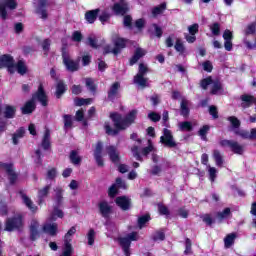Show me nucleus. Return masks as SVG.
<instances>
[{"instance_id": "nucleus-42", "label": "nucleus", "mask_w": 256, "mask_h": 256, "mask_svg": "<svg viewBox=\"0 0 256 256\" xmlns=\"http://www.w3.org/2000/svg\"><path fill=\"white\" fill-rule=\"evenodd\" d=\"M207 171L209 173L210 181H215L217 178V168L211 167L210 165L207 166Z\"/></svg>"}, {"instance_id": "nucleus-29", "label": "nucleus", "mask_w": 256, "mask_h": 256, "mask_svg": "<svg viewBox=\"0 0 256 256\" xmlns=\"http://www.w3.org/2000/svg\"><path fill=\"white\" fill-rule=\"evenodd\" d=\"M50 139H51V132L49 131V129H46L44 132L43 140H42L43 149H49V147L51 146Z\"/></svg>"}, {"instance_id": "nucleus-53", "label": "nucleus", "mask_w": 256, "mask_h": 256, "mask_svg": "<svg viewBox=\"0 0 256 256\" xmlns=\"http://www.w3.org/2000/svg\"><path fill=\"white\" fill-rule=\"evenodd\" d=\"M167 5H165V3L161 4L158 7H155L152 11L153 15H161V13H163V11H165Z\"/></svg>"}, {"instance_id": "nucleus-10", "label": "nucleus", "mask_w": 256, "mask_h": 256, "mask_svg": "<svg viewBox=\"0 0 256 256\" xmlns=\"http://www.w3.org/2000/svg\"><path fill=\"white\" fill-rule=\"evenodd\" d=\"M21 227H23V219L21 215H17V217L6 221L5 231H15V229H21Z\"/></svg>"}, {"instance_id": "nucleus-46", "label": "nucleus", "mask_w": 256, "mask_h": 256, "mask_svg": "<svg viewBox=\"0 0 256 256\" xmlns=\"http://www.w3.org/2000/svg\"><path fill=\"white\" fill-rule=\"evenodd\" d=\"M151 219V217H149V215H144L142 217H140L138 219V225L140 229H143V227H145V223H148V221Z\"/></svg>"}, {"instance_id": "nucleus-49", "label": "nucleus", "mask_w": 256, "mask_h": 256, "mask_svg": "<svg viewBox=\"0 0 256 256\" xmlns=\"http://www.w3.org/2000/svg\"><path fill=\"white\" fill-rule=\"evenodd\" d=\"M88 245H93L95 243V230L90 229L87 233Z\"/></svg>"}, {"instance_id": "nucleus-57", "label": "nucleus", "mask_w": 256, "mask_h": 256, "mask_svg": "<svg viewBox=\"0 0 256 256\" xmlns=\"http://www.w3.org/2000/svg\"><path fill=\"white\" fill-rule=\"evenodd\" d=\"M86 87L89 89V91L94 92L96 89L95 82L91 78L86 79Z\"/></svg>"}, {"instance_id": "nucleus-55", "label": "nucleus", "mask_w": 256, "mask_h": 256, "mask_svg": "<svg viewBox=\"0 0 256 256\" xmlns=\"http://www.w3.org/2000/svg\"><path fill=\"white\" fill-rule=\"evenodd\" d=\"M154 147L153 144L151 143V140L148 141V147L144 148L142 150V155H144L145 157H147L148 154L151 153V151H154Z\"/></svg>"}, {"instance_id": "nucleus-48", "label": "nucleus", "mask_w": 256, "mask_h": 256, "mask_svg": "<svg viewBox=\"0 0 256 256\" xmlns=\"http://www.w3.org/2000/svg\"><path fill=\"white\" fill-rule=\"evenodd\" d=\"M231 215V209L225 208L223 212L218 213V219L219 221H223V219H227Z\"/></svg>"}, {"instance_id": "nucleus-54", "label": "nucleus", "mask_w": 256, "mask_h": 256, "mask_svg": "<svg viewBox=\"0 0 256 256\" xmlns=\"http://www.w3.org/2000/svg\"><path fill=\"white\" fill-rule=\"evenodd\" d=\"M50 189H51V186H46L43 189L39 190L38 192L39 199H43V197H47Z\"/></svg>"}, {"instance_id": "nucleus-45", "label": "nucleus", "mask_w": 256, "mask_h": 256, "mask_svg": "<svg viewBox=\"0 0 256 256\" xmlns=\"http://www.w3.org/2000/svg\"><path fill=\"white\" fill-rule=\"evenodd\" d=\"M234 241H235V234H229L224 239L225 247H227V248L231 247V245H233Z\"/></svg>"}, {"instance_id": "nucleus-44", "label": "nucleus", "mask_w": 256, "mask_h": 256, "mask_svg": "<svg viewBox=\"0 0 256 256\" xmlns=\"http://www.w3.org/2000/svg\"><path fill=\"white\" fill-rule=\"evenodd\" d=\"M152 239L154 241H164L165 240V232L164 231H156L153 234Z\"/></svg>"}, {"instance_id": "nucleus-60", "label": "nucleus", "mask_w": 256, "mask_h": 256, "mask_svg": "<svg viewBox=\"0 0 256 256\" xmlns=\"http://www.w3.org/2000/svg\"><path fill=\"white\" fill-rule=\"evenodd\" d=\"M202 67L204 71H207V73H211V71H213V64H211V61H205L202 64Z\"/></svg>"}, {"instance_id": "nucleus-33", "label": "nucleus", "mask_w": 256, "mask_h": 256, "mask_svg": "<svg viewBox=\"0 0 256 256\" xmlns=\"http://www.w3.org/2000/svg\"><path fill=\"white\" fill-rule=\"evenodd\" d=\"M65 91H67V87L65 86V84L62 81L58 82V84L56 86L57 99H60L61 95H63V93H65Z\"/></svg>"}, {"instance_id": "nucleus-15", "label": "nucleus", "mask_w": 256, "mask_h": 256, "mask_svg": "<svg viewBox=\"0 0 256 256\" xmlns=\"http://www.w3.org/2000/svg\"><path fill=\"white\" fill-rule=\"evenodd\" d=\"M118 189H127V184H125V182H123L121 178H117L116 183L109 188L108 190L109 197H115V195H117Z\"/></svg>"}, {"instance_id": "nucleus-13", "label": "nucleus", "mask_w": 256, "mask_h": 256, "mask_svg": "<svg viewBox=\"0 0 256 256\" xmlns=\"http://www.w3.org/2000/svg\"><path fill=\"white\" fill-rule=\"evenodd\" d=\"M105 151L109 156L110 161H112V163H119V161H121V156L117 147L109 145L106 146Z\"/></svg>"}, {"instance_id": "nucleus-14", "label": "nucleus", "mask_w": 256, "mask_h": 256, "mask_svg": "<svg viewBox=\"0 0 256 256\" xmlns=\"http://www.w3.org/2000/svg\"><path fill=\"white\" fill-rule=\"evenodd\" d=\"M0 171L7 172L8 179H10V183H15V181L17 180V174L13 170V165L0 162Z\"/></svg>"}, {"instance_id": "nucleus-24", "label": "nucleus", "mask_w": 256, "mask_h": 256, "mask_svg": "<svg viewBox=\"0 0 256 256\" xmlns=\"http://www.w3.org/2000/svg\"><path fill=\"white\" fill-rule=\"evenodd\" d=\"M15 71L19 73V75H25L27 73V64H25V61L19 60L16 64H14Z\"/></svg>"}, {"instance_id": "nucleus-25", "label": "nucleus", "mask_w": 256, "mask_h": 256, "mask_svg": "<svg viewBox=\"0 0 256 256\" xmlns=\"http://www.w3.org/2000/svg\"><path fill=\"white\" fill-rule=\"evenodd\" d=\"M16 111L17 108H15V106L7 105L5 106L3 111L4 117H6L7 119H13V117H15Z\"/></svg>"}, {"instance_id": "nucleus-63", "label": "nucleus", "mask_w": 256, "mask_h": 256, "mask_svg": "<svg viewBox=\"0 0 256 256\" xmlns=\"http://www.w3.org/2000/svg\"><path fill=\"white\" fill-rule=\"evenodd\" d=\"M190 35H195L199 31V24H193L188 27Z\"/></svg>"}, {"instance_id": "nucleus-28", "label": "nucleus", "mask_w": 256, "mask_h": 256, "mask_svg": "<svg viewBox=\"0 0 256 256\" xmlns=\"http://www.w3.org/2000/svg\"><path fill=\"white\" fill-rule=\"evenodd\" d=\"M242 107H250V105H253V103H256L255 97L251 95H242Z\"/></svg>"}, {"instance_id": "nucleus-2", "label": "nucleus", "mask_w": 256, "mask_h": 256, "mask_svg": "<svg viewBox=\"0 0 256 256\" xmlns=\"http://www.w3.org/2000/svg\"><path fill=\"white\" fill-rule=\"evenodd\" d=\"M35 101H39L43 107H47L48 98L47 94H45V90H43V85L39 86L38 91L33 96V99L26 102L24 107H22L23 115H29V113H33V111H35Z\"/></svg>"}, {"instance_id": "nucleus-8", "label": "nucleus", "mask_w": 256, "mask_h": 256, "mask_svg": "<svg viewBox=\"0 0 256 256\" xmlns=\"http://www.w3.org/2000/svg\"><path fill=\"white\" fill-rule=\"evenodd\" d=\"M63 65L64 67L70 71V73H74V71H79V60L75 61L71 59V55L67 52L62 53Z\"/></svg>"}, {"instance_id": "nucleus-43", "label": "nucleus", "mask_w": 256, "mask_h": 256, "mask_svg": "<svg viewBox=\"0 0 256 256\" xmlns=\"http://www.w3.org/2000/svg\"><path fill=\"white\" fill-rule=\"evenodd\" d=\"M75 233H77V229L75 227H71L68 230V232L66 233V235L64 237V241L71 242L72 241V237L75 235Z\"/></svg>"}, {"instance_id": "nucleus-36", "label": "nucleus", "mask_w": 256, "mask_h": 256, "mask_svg": "<svg viewBox=\"0 0 256 256\" xmlns=\"http://www.w3.org/2000/svg\"><path fill=\"white\" fill-rule=\"evenodd\" d=\"M181 115H183V117L189 115V102L186 99H183L181 102Z\"/></svg>"}, {"instance_id": "nucleus-64", "label": "nucleus", "mask_w": 256, "mask_h": 256, "mask_svg": "<svg viewBox=\"0 0 256 256\" xmlns=\"http://www.w3.org/2000/svg\"><path fill=\"white\" fill-rule=\"evenodd\" d=\"M148 117L151 121H154L155 123L161 120V116L155 112H151L150 114H148Z\"/></svg>"}, {"instance_id": "nucleus-6", "label": "nucleus", "mask_w": 256, "mask_h": 256, "mask_svg": "<svg viewBox=\"0 0 256 256\" xmlns=\"http://www.w3.org/2000/svg\"><path fill=\"white\" fill-rule=\"evenodd\" d=\"M200 85L202 89H207V87L211 85L212 95H219V93H221L222 91L221 82H219L218 80H213L211 77L203 79Z\"/></svg>"}, {"instance_id": "nucleus-31", "label": "nucleus", "mask_w": 256, "mask_h": 256, "mask_svg": "<svg viewBox=\"0 0 256 256\" xmlns=\"http://www.w3.org/2000/svg\"><path fill=\"white\" fill-rule=\"evenodd\" d=\"M228 121L230 122L232 129L235 131V133H239V127L241 126V122L239 121V119H237V117L235 116H230L228 118Z\"/></svg>"}, {"instance_id": "nucleus-52", "label": "nucleus", "mask_w": 256, "mask_h": 256, "mask_svg": "<svg viewBox=\"0 0 256 256\" xmlns=\"http://www.w3.org/2000/svg\"><path fill=\"white\" fill-rule=\"evenodd\" d=\"M210 30L212 34L217 36L221 33V26L219 25V23H214L213 25L210 26Z\"/></svg>"}, {"instance_id": "nucleus-27", "label": "nucleus", "mask_w": 256, "mask_h": 256, "mask_svg": "<svg viewBox=\"0 0 256 256\" xmlns=\"http://www.w3.org/2000/svg\"><path fill=\"white\" fill-rule=\"evenodd\" d=\"M97 15H99V9L90 10L86 12L85 19L88 23H95V20L97 19Z\"/></svg>"}, {"instance_id": "nucleus-20", "label": "nucleus", "mask_w": 256, "mask_h": 256, "mask_svg": "<svg viewBox=\"0 0 256 256\" xmlns=\"http://www.w3.org/2000/svg\"><path fill=\"white\" fill-rule=\"evenodd\" d=\"M99 211L102 217H109L110 213H112L113 209L106 201H102L99 203Z\"/></svg>"}, {"instance_id": "nucleus-59", "label": "nucleus", "mask_w": 256, "mask_h": 256, "mask_svg": "<svg viewBox=\"0 0 256 256\" xmlns=\"http://www.w3.org/2000/svg\"><path fill=\"white\" fill-rule=\"evenodd\" d=\"M82 39H83V35L81 34V32L75 31L72 34V41H76V43H79L81 42Z\"/></svg>"}, {"instance_id": "nucleus-19", "label": "nucleus", "mask_w": 256, "mask_h": 256, "mask_svg": "<svg viewBox=\"0 0 256 256\" xmlns=\"http://www.w3.org/2000/svg\"><path fill=\"white\" fill-rule=\"evenodd\" d=\"M116 204L120 209H123V211H127V209L131 207V200L125 196H120L116 198Z\"/></svg>"}, {"instance_id": "nucleus-41", "label": "nucleus", "mask_w": 256, "mask_h": 256, "mask_svg": "<svg viewBox=\"0 0 256 256\" xmlns=\"http://www.w3.org/2000/svg\"><path fill=\"white\" fill-rule=\"evenodd\" d=\"M70 161L74 165H79V163H81V157L79 156V154H77V151H72L70 153Z\"/></svg>"}, {"instance_id": "nucleus-7", "label": "nucleus", "mask_w": 256, "mask_h": 256, "mask_svg": "<svg viewBox=\"0 0 256 256\" xmlns=\"http://www.w3.org/2000/svg\"><path fill=\"white\" fill-rule=\"evenodd\" d=\"M7 9L9 11L17 9V0H0V16L2 19H7Z\"/></svg>"}, {"instance_id": "nucleus-12", "label": "nucleus", "mask_w": 256, "mask_h": 256, "mask_svg": "<svg viewBox=\"0 0 256 256\" xmlns=\"http://www.w3.org/2000/svg\"><path fill=\"white\" fill-rule=\"evenodd\" d=\"M160 143L166 147H175L177 145L173 139V134L169 129H164V134L160 137Z\"/></svg>"}, {"instance_id": "nucleus-62", "label": "nucleus", "mask_w": 256, "mask_h": 256, "mask_svg": "<svg viewBox=\"0 0 256 256\" xmlns=\"http://www.w3.org/2000/svg\"><path fill=\"white\" fill-rule=\"evenodd\" d=\"M223 39L225 41H232L233 40V32H231V30H225L223 33Z\"/></svg>"}, {"instance_id": "nucleus-37", "label": "nucleus", "mask_w": 256, "mask_h": 256, "mask_svg": "<svg viewBox=\"0 0 256 256\" xmlns=\"http://www.w3.org/2000/svg\"><path fill=\"white\" fill-rule=\"evenodd\" d=\"M119 87H121V86L118 82L114 83L111 86L110 91L108 92V97L110 99H113V97H115V95H117V93H119Z\"/></svg>"}, {"instance_id": "nucleus-61", "label": "nucleus", "mask_w": 256, "mask_h": 256, "mask_svg": "<svg viewBox=\"0 0 256 256\" xmlns=\"http://www.w3.org/2000/svg\"><path fill=\"white\" fill-rule=\"evenodd\" d=\"M256 31V24H249L245 30L246 35H253Z\"/></svg>"}, {"instance_id": "nucleus-38", "label": "nucleus", "mask_w": 256, "mask_h": 256, "mask_svg": "<svg viewBox=\"0 0 256 256\" xmlns=\"http://www.w3.org/2000/svg\"><path fill=\"white\" fill-rule=\"evenodd\" d=\"M73 253V246H71V242L64 241V249H63V256H71Z\"/></svg>"}, {"instance_id": "nucleus-23", "label": "nucleus", "mask_w": 256, "mask_h": 256, "mask_svg": "<svg viewBox=\"0 0 256 256\" xmlns=\"http://www.w3.org/2000/svg\"><path fill=\"white\" fill-rule=\"evenodd\" d=\"M23 137H25V128H20L12 135L13 145H19V140Z\"/></svg>"}, {"instance_id": "nucleus-40", "label": "nucleus", "mask_w": 256, "mask_h": 256, "mask_svg": "<svg viewBox=\"0 0 256 256\" xmlns=\"http://www.w3.org/2000/svg\"><path fill=\"white\" fill-rule=\"evenodd\" d=\"M175 50L180 53V55H185V46L183 45V42L180 39L176 40L175 43Z\"/></svg>"}, {"instance_id": "nucleus-58", "label": "nucleus", "mask_w": 256, "mask_h": 256, "mask_svg": "<svg viewBox=\"0 0 256 256\" xmlns=\"http://www.w3.org/2000/svg\"><path fill=\"white\" fill-rule=\"evenodd\" d=\"M88 45L93 47V49H97V38L93 35L88 37Z\"/></svg>"}, {"instance_id": "nucleus-5", "label": "nucleus", "mask_w": 256, "mask_h": 256, "mask_svg": "<svg viewBox=\"0 0 256 256\" xmlns=\"http://www.w3.org/2000/svg\"><path fill=\"white\" fill-rule=\"evenodd\" d=\"M147 71H149V68H147V65H145L143 63L139 65L138 74L134 77V83L136 85H139V87H148L149 86L148 79L145 78Z\"/></svg>"}, {"instance_id": "nucleus-18", "label": "nucleus", "mask_w": 256, "mask_h": 256, "mask_svg": "<svg viewBox=\"0 0 256 256\" xmlns=\"http://www.w3.org/2000/svg\"><path fill=\"white\" fill-rule=\"evenodd\" d=\"M113 11L116 15H125L129 11V7L125 1H121L120 3H116L114 5Z\"/></svg>"}, {"instance_id": "nucleus-1", "label": "nucleus", "mask_w": 256, "mask_h": 256, "mask_svg": "<svg viewBox=\"0 0 256 256\" xmlns=\"http://www.w3.org/2000/svg\"><path fill=\"white\" fill-rule=\"evenodd\" d=\"M110 117L114 122L117 130L111 129L109 123L106 122L104 124L105 132L107 133V135H117L119 131L127 129V127H130L131 125H133V123H135V119H137V110L130 111L125 119H121V115L117 113H112Z\"/></svg>"}, {"instance_id": "nucleus-9", "label": "nucleus", "mask_w": 256, "mask_h": 256, "mask_svg": "<svg viewBox=\"0 0 256 256\" xmlns=\"http://www.w3.org/2000/svg\"><path fill=\"white\" fill-rule=\"evenodd\" d=\"M2 67H7L9 73H14L15 60L13 59V56L5 54L2 57H0V69H2Z\"/></svg>"}, {"instance_id": "nucleus-16", "label": "nucleus", "mask_w": 256, "mask_h": 256, "mask_svg": "<svg viewBox=\"0 0 256 256\" xmlns=\"http://www.w3.org/2000/svg\"><path fill=\"white\" fill-rule=\"evenodd\" d=\"M94 159L98 167H103V143L98 142L94 149Z\"/></svg>"}, {"instance_id": "nucleus-11", "label": "nucleus", "mask_w": 256, "mask_h": 256, "mask_svg": "<svg viewBox=\"0 0 256 256\" xmlns=\"http://www.w3.org/2000/svg\"><path fill=\"white\" fill-rule=\"evenodd\" d=\"M221 147H229L233 153H236L237 155H241L244 151L243 146L239 145V143L233 141V140H222L220 141Z\"/></svg>"}, {"instance_id": "nucleus-39", "label": "nucleus", "mask_w": 256, "mask_h": 256, "mask_svg": "<svg viewBox=\"0 0 256 256\" xmlns=\"http://www.w3.org/2000/svg\"><path fill=\"white\" fill-rule=\"evenodd\" d=\"M63 215L64 214L62 210H60L59 208H55L52 214L50 215V221H55L57 217H59V219H63Z\"/></svg>"}, {"instance_id": "nucleus-26", "label": "nucleus", "mask_w": 256, "mask_h": 256, "mask_svg": "<svg viewBox=\"0 0 256 256\" xmlns=\"http://www.w3.org/2000/svg\"><path fill=\"white\" fill-rule=\"evenodd\" d=\"M236 135H240L243 139H256V129L252 128L250 133L245 130H241L240 132H236Z\"/></svg>"}, {"instance_id": "nucleus-22", "label": "nucleus", "mask_w": 256, "mask_h": 256, "mask_svg": "<svg viewBox=\"0 0 256 256\" xmlns=\"http://www.w3.org/2000/svg\"><path fill=\"white\" fill-rule=\"evenodd\" d=\"M21 199H22L24 205H26V207H28V209H30V211H32L33 213H35V211H37V206H35V204H33V201L31 200V198H29V196H27V194L21 193Z\"/></svg>"}, {"instance_id": "nucleus-3", "label": "nucleus", "mask_w": 256, "mask_h": 256, "mask_svg": "<svg viewBox=\"0 0 256 256\" xmlns=\"http://www.w3.org/2000/svg\"><path fill=\"white\" fill-rule=\"evenodd\" d=\"M139 234L137 232H132L128 234L126 237L118 238V243L121 245L123 252L126 256H130L131 252L129 251V247H131V241H138Z\"/></svg>"}, {"instance_id": "nucleus-50", "label": "nucleus", "mask_w": 256, "mask_h": 256, "mask_svg": "<svg viewBox=\"0 0 256 256\" xmlns=\"http://www.w3.org/2000/svg\"><path fill=\"white\" fill-rule=\"evenodd\" d=\"M207 133H209V126H207V125L203 126V127L199 130V132H198V134L201 136V139H203V141H206V139H207Z\"/></svg>"}, {"instance_id": "nucleus-21", "label": "nucleus", "mask_w": 256, "mask_h": 256, "mask_svg": "<svg viewBox=\"0 0 256 256\" xmlns=\"http://www.w3.org/2000/svg\"><path fill=\"white\" fill-rule=\"evenodd\" d=\"M145 55H147V50L143 48H137L133 57L130 60V65H135V63H137V61H139L141 57H145Z\"/></svg>"}, {"instance_id": "nucleus-34", "label": "nucleus", "mask_w": 256, "mask_h": 256, "mask_svg": "<svg viewBox=\"0 0 256 256\" xmlns=\"http://www.w3.org/2000/svg\"><path fill=\"white\" fill-rule=\"evenodd\" d=\"M213 158L217 167H221L223 165V156L221 155V152H219V150H214Z\"/></svg>"}, {"instance_id": "nucleus-51", "label": "nucleus", "mask_w": 256, "mask_h": 256, "mask_svg": "<svg viewBox=\"0 0 256 256\" xmlns=\"http://www.w3.org/2000/svg\"><path fill=\"white\" fill-rule=\"evenodd\" d=\"M73 125V118L69 115H64V127L65 129L71 128Z\"/></svg>"}, {"instance_id": "nucleus-56", "label": "nucleus", "mask_w": 256, "mask_h": 256, "mask_svg": "<svg viewBox=\"0 0 256 256\" xmlns=\"http://www.w3.org/2000/svg\"><path fill=\"white\" fill-rule=\"evenodd\" d=\"M37 14L41 17V19H47V10H45V6L41 5L38 7Z\"/></svg>"}, {"instance_id": "nucleus-32", "label": "nucleus", "mask_w": 256, "mask_h": 256, "mask_svg": "<svg viewBox=\"0 0 256 256\" xmlns=\"http://www.w3.org/2000/svg\"><path fill=\"white\" fill-rule=\"evenodd\" d=\"M91 103H93V99L91 98H87V99H84V98H76L74 99V104L77 106V107H81L83 105H91Z\"/></svg>"}, {"instance_id": "nucleus-47", "label": "nucleus", "mask_w": 256, "mask_h": 256, "mask_svg": "<svg viewBox=\"0 0 256 256\" xmlns=\"http://www.w3.org/2000/svg\"><path fill=\"white\" fill-rule=\"evenodd\" d=\"M55 193V201L59 204L63 201V189L58 187L55 189Z\"/></svg>"}, {"instance_id": "nucleus-4", "label": "nucleus", "mask_w": 256, "mask_h": 256, "mask_svg": "<svg viewBox=\"0 0 256 256\" xmlns=\"http://www.w3.org/2000/svg\"><path fill=\"white\" fill-rule=\"evenodd\" d=\"M112 41H113L115 47L112 48L111 46H106L104 48V53H113L114 55H118V53L121 52V49H124V47L126 45L125 39L119 38V36L117 34H114L112 36Z\"/></svg>"}, {"instance_id": "nucleus-35", "label": "nucleus", "mask_w": 256, "mask_h": 256, "mask_svg": "<svg viewBox=\"0 0 256 256\" xmlns=\"http://www.w3.org/2000/svg\"><path fill=\"white\" fill-rule=\"evenodd\" d=\"M178 127H179L180 131H192L193 130V124H191V122H189V121L179 122Z\"/></svg>"}, {"instance_id": "nucleus-30", "label": "nucleus", "mask_w": 256, "mask_h": 256, "mask_svg": "<svg viewBox=\"0 0 256 256\" xmlns=\"http://www.w3.org/2000/svg\"><path fill=\"white\" fill-rule=\"evenodd\" d=\"M44 233H48V235H57V224H45L43 226Z\"/></svg>"}, {"instance_id": "nucleus-17", "label": "nucleus", "mask_w": 256, "mask_h": 256, "mask_svg": "<svg viewBox=\"0 0 256 256\" xmlns=\"http://www.w3.org/2000/svg\"><path fill=\"white\" fill-rule=\"evenodd\" d=\"M41 230L39 229V222L37 220H32L30 223V238L35 241L39 237Z\"/></svg>"}]
</instances>
